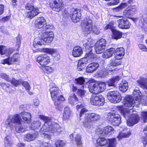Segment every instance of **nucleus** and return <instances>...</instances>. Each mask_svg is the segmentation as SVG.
Wrapping results in <instances>:
<instances>
[{
  "label": "nucleus",
  "instance_id": "f257e3e1",
  "mask_svg": "<svg viewBox=\"0 0 147 147\" xmlns=\"http://www.w3.org/2000/svg\"><path fill=\"white\" fill-rule=\"evenodd\" d=\"M83 46L86 51L89 50L90 52L86 53V57L83 58L80 60L78 64H84L88 63V61H89L90 59V61L94 62L93 63H90L89 64H104L105 62L104 60H102L100 62H97L98 61V59L95 57V55L92 52V48L94 45V41L90 38H88L87 39L84 40L83 42Z\"/></svg>",
  "mask_w": 147,
  "mask_h": 147
},
{
  "label": "nucleus",
  "instance_id": "f03ea898",
  "mask_svg": "<svg viewBox=\"0 0 147 147\" xmlns=\"http://www.w3.org/2000/svg\"><path fill=\"white\" fill-rule=\"evenodd\" d=\"M31 115L28 112L23 111L19 114H16L13 116L9 115L6 119V123L9 125L11 129L13 127L14 123L20 124V121L25 123H29L31 121Z\"/></svg>",
  "mask_w": 147,
  "mask_h": 147
},
{
  "label": "nucleus",
  "instance_id": "7ed1b4c3",
  "mask_svg": "<svg viewBox=\"0 0 147 147\" xmlns=\"http://www.w3.org/2000/svg\"><path fill=\"white\" fill-rule=\"evenodd\" d=\"M39 117L45 121L44 124L43 125L40 130V132L44 135L48 136V138L51 136L50 134H48L46 132H49L50 133H52L57 131L59 127V125L56 123H52L51 119L48 117L42 115H39Z\"/></svg>",
  "mask_w": 147,
  "mask_h": 147
},
{
  "label": "nucleus",
  "instance_id": "20e7f679",
  "mask_svg": "<svg viewBox=\"0 0 147 147\" xmlns=\"http://www.w3.org/2000/svg\"><path fill=\"white\" fill-rule=\"evenodd\" d=\"M49 90L55 105H58L60 104L61 102L65 100V98L63 96L60 94L59 89L54 84L51 83L50 84Z\"/></svg>",
  "mask_w": 147,
  "mask_h": 147
},
{
  "label": "nucleus",
  "instance_id": "39448f33",
  "mask_svg": "<svg viewBox=\"0 0 147 147\" xmlns=\"http://www.w3.org/2000/svg\"><path fill=\"white\" fill-rule=\"evenodd\" d=\"M133 110L132 109L127 108L123 111V113L124 117L128 118L130 116V119L127 121V124L128 126H131L137 123L139 120V117L137 114H131Z\"/></svg>",
  "mask_w": 147,
  "mask_h": 147
},
{
  "label": "nucleus",
  "instance_id": "423d86ee",
  "mask_svg": "<svg viewBox=\"0 0 147 147\" xmlns=\"http://www.w3.org/2000/svg\"><path fill=\"white\" fill-rule=\"evenodd\" d=\"M100 118V115L95 113H88L85 114L83 125L86 128L89 129L91 127V123L97 121Z\"/></svg>",
  "mask_w": 147,
  "mask_h": 147
},
{
  "label": "nucleus",
  "instance_id": "0eeeda50",
  "mask_svg": "<svg viewBox=\"0 0 147 147\" xmlns=\"http://www.w3.org/2000/svg\"><path fill=\"white\" fill-rule=\"evenodd\" d=\"M35 27L38 29H51L53 28L52 25H47L46 20L43 17H38L34 22Z\"/></svg>",
  "mask_w": 147,
  "mask_h": 147
},
{
  "label": "nucleus",
  "instance_id": "6e6552de",
  "mask_svg": "<svg viewBox=\"0 0 147 147\" xmlns=\"http://www.w3.org/2000/svg\"><path fill=\"white\" fill-rule=\"evenodd\" d=\"M107 120L114 126L118 125L121 122V119L119 115L113 113L107 114Z\"/></svg>",
  "mask_w": 147,
  "mask_h": 147
},
{
  "label": "nucleus",
  "instance_id": "1a4fd4ad",
  "mask_svg": "<svg viewBox=\"0 0 147 147\" xmlns=\"http://www.w3.org/2000/svg\"><path fill=\"white\" fill-rule=\"evenodd\" d=\"M107 97L108 99L112 102L118 103L121 99L122 97L120 94L116 91H110L107 94Z\"/></svg>",
  "mask_w": 147,
  "mask_h": 147
},
{
  "label": "nucleus",
  "instance_id": "9d476101",
  "mask_svg": "<svg viewBox=\"0 0 147 147\" xmlns=\"http://www.w3.org/2000/svg\"><path fill=\"white\" fill-rule=\"evenodd\" d=\"M39 35L43 39L46 43H51L53 40L54 36L52 31H47L45 30L42 32H40Z\"/></svg>",
  "mask_w": 147,
  "mask_h": 147
},
{
  "label": "nucleus",
  "instance_id": "9b49d317",
  "mask_svg": "<svg viewBox=\"0 0 147 147\" xmlns=\"http://www.w3.org/2000/svg\"><path fill=\"white\" fill-rule=\"evenodd\" d=\"M106 47V40L103 38L99 39L97 41L95 46V49L97 54L103 52Z\"/></svg>",
  "mask_w": 147,
  "mask_h": 147
},
{
  "label": "nucleus",
  "instance_id": "f8f14e48",
  "mask_svg": "<svg viewBox=\"0 0 147 147\" xmlns=\"http://www.w3.org/2000/svg\"><path fill=\"white\" fill-rule=\"evenodd\" d=\"M26 8L29 10L26 13V17L32 18L39 13L40 11L37 7L29 4L26 5Z\"/></svg>",
  "mask_w": 147,
  "mask_h": 147
},
{
  "label": "nucleus",
  "instance_id": "ddd939ff",
  "mask_svg": "<svg viewBox=\"0 0 147 147\" xmlns=\"http://www.w3.org/2000/svg\"><path fill=\"white\" fill-rule=\"evenodd\" d=\"M91 103L97 106L103 105L105 102V98L102 95L96 96L92 95L90 98Z\"/></svg>",
  "mask_w": 147,
  "mask_h": 147
},
{
  "label": "nucleus",
  "instance_id": "4468645a",
  "mask_svg": "<svg viewBox=\"0 0 147 147\" xmlns=\"http://www.w3.org/2000/svg\"><path fill=\"white\" fill-rule=\"evenodd\" d=\"M19 123V124L17 123H14V126L12 129H11L10 125L6 123V120L5 122V127L7 129H9L11 131L13 130L14 127H16V132L18 133L24 132L28 130L26 128L23 124L21 123V121H20Z\"/></svg>",
  "mask_w": 147,
  "mask_h": 147
},
{
  "label": "nucleus",
  "instance_id": "2eb2a0df",
  "mask_svg": "<svg viewBox=\"0 0 147 147\" xmlns=\"http://www.w3.org/2000/svg\"><path fill=\"white\" fill-rule=\"evenodd\" d=\"M92 21L90 19H87L82 28L83 34H89L92 32L93 26Z\"/></svg>",
  "mask_w": 147,
  "mask_h": 147
},
{
  "label": "nucleus",
  "instance_id": "dca6fc26",
  "mask_svg": "<svg viewBox=\"0 0 147 147\" xmlns=\"http://www.w3.org/2000/svg\"><path fill=\"white\" fill-rule=\"evenodd\" d=\"M42 52L51 55L52 56L56 58L57 60L60 58L59 53L56 49L51 48H45L42 50Z\"/></svg>",
  "mask_w": 147,
  "mask_h": 147
},
{
  "label": "nucleus",
  "instance_id": "f3484780",
  "mask_svg": "<svg viewBox=\"0 0 147 147\" xmlns=\"http://www.w3.org/2000/svg\"><path fill=\"white\" fill-rule=\"evenodd\" d=\"M70 16L74 22L75 23L77 22L80 21L81 17L80 11L77 9H72L71 12Z\"/></svg>",
  "mask_w": 147,
  "mask_h": 147
},
{
  "label": "nucleus",
  "instance_id": "a211bd4d",
  "mask_svg": "<svg viewBox=\"0 0 147 147\" xmlns=\"http://www.w3.org/2000/svg\"><path fill=\"white\" fill-rule=\"evenodd\" d=\"M118 27L121 29H129L131 24L129 21L125 19H121L117 20Z\"/></svg>",
  "mask_w": 147,
  "mask_h": 147
},
{
  "label": "nucleus",
  "instance_id": "6ab92c4d",
  "mask_svg": "<svg viewBox=\"0 0 147 147\" xmlns=\"http://www.w3.org/2000/svg\"><path fill=\"white\" fill-rule=\"evenodd\" d=\"M134 99L131 96L129 95L126 96L124 100V105L128 107H134L136 103Z\"/></svg>",
  "mask_w": 147,
  "mask_h": 147
},
{
  "label": "nucleus",
  "instance_id": "aec40b11",
  "mask_svg": "<svg viewBox=\"0 0 147 147\" xmlns=\"http://www.w3.org/2000/svg\"><path fill=\"white\" fill-rule=\"evenodd\" d=\"M51 7L53 10L57 12H59L63 8V4L62 0H54L53 4Z\"/></svg>",
  "mask_w": 147,
  "mask_h": 147
},
{
  "label": "nucleus",
  "instance_id": "412c9836",
  "mask_svg": "<svg viewBox=\"0 0 147 147\" xmlns=\"http://www.w3.org/2000/svg\"><path fill=\"white\" fill-rule=\"evenodd\" d=\"M37 61L40 63L42 62L45 64L49 63L50 62L49 57L47 55L43 54L39 55L37 58Z\"/></svg>",
  "mask_w": 147,
  "mask_h": 147
},
{
  "label": "nucleus",
  "instance_id": "4be33fe9",
  "mask_svg": "<svg viewBox=\"0 0 147 147\" xmlns=\"http://www.w3.org/2000/svg\"><path fill=\"white\" fill-rule=\"evenodd\" d=\"M19 55L17 54H15L10 58H9L8 59H4L1 61V63L5 64H10L11 62L17 61H18Z\"/></svg>",
  "mask_w": 147,
  "mask_h": 147
},
{
  "label": "nucleus",
  "instance_id": "5701e85b",
  "mask_svg": "<svg viewBox=\"0 0 147 147\" xmlns=\"http://www.w3.org/2000/svg\"><path fill=\"white\" fill-rule=\"evenodd\" d=\"M38 134V132L37 131L27 134L25 136L24 140L28 142L33 141L37 137Z\"/></svg>",
  "mask_w": 147,
  "mask_h": 147
},
{
  "label": "nucleus",
  "instance_id": "b1692460",
  "mask_svg": "<svg viewBox=\"0 0 147 147\" xmlns=\"http://www.w3.org/2000/svg\"><path fill=\"white\" fill-rule=\"evenodd\" d=\"M13 51L12 48H8L5 46L0 45V53L2 55L6 54L9 55L13 53Z\"/></svg>",
  "mask_w": 147,
  "mask_h": 147
},
{
  "label": "nucleus",
  "instance_id": "393cba45",
  "mask_svg": "<svg viewBox=\"0 0 147 147\" xmlns=\"http://www.w3.org/2000/svg\"><path fill=\"white\" fill-rule=\"evenodd\" d=\"M124 49L122 47L117 48L115 50V57L116 59H120L123 57L125 54Z\"/></svg>",
  "mask_w": 147,
  "mask_h": 147
},
{
  "label": "nucleus",
  "instance_id": "a878e982",
  "mask_svg": "<svg viewBox=\"0 0 147 147\" xmlns=\"http://www.w3.org/2000/svg\"><path fill=\"white\" fill-rule=\"evenodd\" d=\"M120 77L119 76L113 77L109 80L106 82L107 84L109 86L115 87L116 84L120 80Z\"/></svg>",
  "mask_w": 147,
  "mask_h": 147
},
{
  "label": "nucleus",
  "instance_id": "bb28decb",
  "mask_svg": "<svg viewBox=\"0 0 147 147\" xmlns=\"http://www.w3.org/2000/svg\"><path fill=\"white\" fill-rule=\"evenodd\" d=\"M113 130V128L109 126L104 127L102 129L100 130L97 132L98 134H102V135L105 136L109 134L110 132Z\"/></svg>",
  "mask_w": 147,
  "mask_h": 147
},
{
  "label": "nucleus",
  "instance_id": "cd10ccee",
  "mask_svg": "<svg viewBox=\"0 0 147 147\" xmlns=\"http://www.w3.org/2000/svg\"><path fill=\"white\" fill-rule=\"evenodd\" d=\"M134 98H135L137 103L140 104L141 103L143 100L141 99V93L139 90H134L133 92Z\"/></svg>",
  "mask_w": 147,
  "mask_h": 147
},
{
  "label": "nucleus",
  "instance_id": "c85d7f7f",
  "mask_svg": "<svg viewBox=\"0 0 147 147\" xmlns=\"http://www.w3.org/2000/svg\"><path fill=\"white\" fill-rule=\"evenodd\" d=\"M105 65V66L104 65H100V66L101 70L103 72L106 71H116L118 69H117L116 67V65H109L107 66H106Z\"/></svg>",
  "mask_w": 147,
  "mask_h": 147
},
{
  "label": "nucleus",
  "instance_id": "c756f323",
  "mask_svg": "<svg viewBox=\"0 0 147 147\" xmlns=\"http://www.w3.org/2000/svg\"><path fill=\"white\" fill-rule=\"evenodd\" d=\"M46 43L43 39L39 36L35 38L33 42V45L35 48L38 45L42 46Z\"/></svg>",
  "mask_w": 147,
  "mask_h": 147
},
{
  "label": "nucleus",
  "instance_id": "7c9ffc66",
  "mask_svg": "<svg viewBox=\"0 0 147 147\" xmlns=\"http://www.w3.org/2000/svg\"><path fill=\"white\" fill-rule=\"evenodd\" d=\"M83 53L82 48L79 46H76L73 48L72 54L74 57H78L80 56Z\"/></svg>",
  "mask_w": 147,
  "mask_h": 147
},
{
  "label": "nucleus",
  "instance_id": "2f4dec72",
  "mask_svg": "<svg viewBox=\"0 0 147 147\" xmlns=\"http://www.w3.org/2000/svg\"><path fill=\"white\" fill-rule=\"evenodd\" d=\"M115 49L111 48L108 49L103 54L102 57L104 58H108L112 57L115 53Z\"/></svg>",
  "mask_w": 147,
  "mask_h": 147
},
{
  "label": "nucleus",
  "instance_id": "473e14b6",
  "mask_svg": "<svg viewBox=\"0 0 147 147\" xmlns=\"http://www.w3.org/2000/svg\"><path fill=\"white\" fill-rule=\"evenodd\" d=\"M71 113V111L69 107H65L63 115V120H66L68 119L70 116Z\"/></svg>",
  "mask_w": 147,
  "mask_h": 147
},
{
  "label": "nucleus",
  "instance_id": "72a5a7b5",
  "mask_svg": "<svg viewBox=\"0 0 147 147\" xmlns=\"http://www.w3.org/2000/svg\"><path fill=\"white\" fill-rule=\"evenodd\" d=\"M119 88L122 92H125L128 88V83L125 80L122 81L119 84Z\"/></svg>",
  "mask_w": 147,
  "mask_h": 147
},
{
  "label": "nucleus",
  "instance_id": "f704fd0d",
  "mask_svg": "<svg viewBox=\"0 0 147 147\" xmlns=\"http://www.w3.org/2000/svg\"><path fill=\"white\" fill-rule=\"evenodd\" d=\"M40 66H39L40 68L42 69L43 71L47 74L52 73L53 72L54 69L52 67L46 66L45 65H40Z\"/></svg>",
  "mask_w": 147,
  "mask_h": 147
},
{
  "label": "nucleus",
  "instance_id": "c9c22d12",
  "mask_svg": "<svg viewBox=\"0 0 147 147\" xmlns=\"http://www.w3.org/2000/svg\"><path fill=\"white\" fill-rule=\"evenodd\" d=\"M112 32H113L112 37L113 39L117 40L121 38L122 33L120 31L113 30Z\"/></svg>",
  "mask_w": 147,
  "mask_h": 147
},
{
  "label": "nucleus",
  "instance_id": "e433bc0d",
  "mask_svg": "<svg viewBox=\"0 0 147 147\" xmlns=\"http://www.w3.org/2000/svg\"><path fill=\"white\" fill-rule=\"evenodd\" d=\"M138 82L140 86L144 88L147 89V79L143 78H140L139 80H138Z\"/></svg>",
  "mask_w": 147,
  "mask_h": 147
},
{
  "label": "nucleus",
  "instance_id": "4c0bfd02",
  "mask_svg": "<svg viewBox=\"0 0 147 147\" xmlns=\"http://www.w3.org/2000/svg\"><path fill=\"white\" fill-rule=\"evenodd\" d=\"M97 144L99 146H102L108 144V141L104 138H99L96 140Z\"/></svg>",
  "mask_w": 147,
  "mask_h": 147
},
{
  "label": "nucleus",
  "instance_id": "58836bf2",
  "mask_svg": "<svg viewBox=\"0 0 147 147\" xmlns=\"http://www.w3.org/2000/svg\"><path fill=\"white\" fill-rule=\"evenodd\" d=\"M100 67L99 65H88L86 68V70L88 72L91 73Z\"/></svg>",
  "mask_w": 147,
  "mask_h": 147
},
{
  "label": "nucleus",
  "instance_id": "ea45409f",
  "mask_svg": "<svg viewBox=\"0 0 147 147\" xmlns=\"http://www.w3.org/2000/svg\"><path fill=\"white\" fill-rule=\"evenodd\" d=\"M4 142L5 147H11L12 142L11 140L10 136L7 135L5 138Z\"/></svg>",
  "mask_w": 147,
  "mask_h": 147
},
{
  "label": "nucleus",
  "instance_id": "a19ab883",
  "mask_svg": "<svg viewBox=\"0 0 147 147\" xmlns=\"http://www.w3.org/2000/svg\"><path fill=\"white\" fill-rule=\"evenodd\" d=\"M41 125V122L39 121H34L31 124L30 129L35 130L36 129H38Z\"/></svg>",
  "mask_w": 147,
  "mask_h": 147
},
{
  "label": "nucleus",
  "instance_id": "79ce46f5",
  "mask_svg": "<svg viewBox=\"0 0 147 147\" xmlns=\"http://www.w3.org/2000/svg\"><path fill=\"white\" fill-rule=\"evenodd\" d=\"M84 105L82 103H80L76 106V109L79 110V109H81V110L80 111V117L82 116V115L85 112L87 111V110L85 108H83Z\"/></svg>",
  "mask_w": 147,
  "mask_h": 147
},
{
  "label": "nucleus",
  "instance_id": "37998d69",
  "mask_svg": "<svg viewBox=\"0 0 147 147\" xmlns=\"http://www.w3.org/2000/svg\"><path fill=\"white\" fill-rule=\"evenodd\" d=\"M11 84L15 87L20 84L22 83V80L21 79L16 80L14 78H12L10 82Z\"/></svg>",
  "mask_w": 147,
  "mask_h": 147
},
{
  "label": "nucleus",
  "instance_id": "c03bdc74",
  "mask_svg": "<svg viewBox=\"0 0 147 147\" xmlns=\"http://www.w3.org/2000/svg\"><path fill=\"white\" fill-rule=\"evenodd\" d=\"M66 144V142L65 141L57 140L55 142V147H63Z\"/></svg>",
  "mask_w": 147,
  "mask_h": 147
},
{
  "label": "nucleus",
  "instance_id": "a18cd8bd",
  "mask_svg": "<svg viewBox=\"0 0 147 147\" xmlns=\"http://www.w3.org/2000/svg\"><path fill=\"white\" fill-rule=\"evenodd\" d=\"M97 84L100 93L102 92L106 89V84L104 82H101Z\"/></svg>",
  "mask_w": 147,
  "mask_h": 147
},
{
  "label": "nucleus",
  "instance_id": "49530a36",
  "mask_svg": "<svg viewBox=\"0 0 147 147\" xmlns=\"http://www.w3.org/2000/svg\"><path fill=\"white\" fill-rule=\"evenodd\" d=\"M78 99L74 95L73 96L70 97L68 100L69 102L72 105H74L77 103Z\"/></svg>",
  "mask_w": 147,
  "mask_h": 147
},
{
  "label": "nucleus",
  "instance_id": "de8ad7c7",
  "mask_svg": "<svg viewBox=\"0 0 147 147\" xmlns=\"http://www.w3.org/2000/svg\"><path fill=\"white\" fill-rule=\"evenodd\" d=\"M85 82V80L83 78L80 77L78 79H76L75 80V82L78 85L82 86L81 87H83V84Z\"/></svg>",
  "mask_w": 147,
  "mask_h": 147
},
{
  "label": "nucleus",
  "instance_id": "09e8293b",
  "mask_svg": "<svg viewBox=\"0 0 147 147\" xmlns=\"http://www.w3.org/2000/svg\"><path fill=\"white\" fill-rule=\"evenodd\" d=\"M75 140L78 147H83L80 135L79 134L76 135L75 137Z\"/></svg>",
  "mask_w": 147,
  "mask_h": 147
},
{
  "label": "nucleus",
  "instance_id": "8fccbe9b",
  "mask_svg": "<svg viewBox=\"0 0 147 147\" xmlns=\"http://www.w3.org/2000/svg\"><path fill=\"white\" fill-rule=\"evenodd\" d=\"M107 140L108 143H109L108 147H115L116 141L115 138L108 139Z\"/></svg>",
  "mask_w": 147,
  "mask_h": 147
},
{
  "label": "nucleus",
  "instance_id": "3c124183",
  "mask_svg": "<svg viewBox=\"0 0 147 147\" xmlns=\"http://www.w3.org/2000/svg\"><path fill=\"white\" fill-rule=\"evenodd\" d=\"M130 135V134L128 132H127L125 133L120 132L117 136V138L119 140H120L123 138H128L129 136Z\"/></svg>",
  "mask_w": 147,
  "mask_h": 147
},
{
  "label": "nucleus",
  "instance_id": "603ef678",
  "mask_svg": "<svg viewBox=\"0 0 147 147\" xmlns=\"http://www.w3.org/2000/svg\"><path fill=\"white\" fill-rule=\"evenodd\" d=\"M114 22L113 21H111L108 24L106 25L104 29L105 30H107L108 29H111L112 31L113 30L114 27Z\"/></svg>",
  "mask_w": 147,
  "mask_h": 147
},
{
  "label": "nucleus",
  "instance_id": "864d4df0",
  "mask_svg": "<svg viewBox=\"0 0 147 147\" xmlns=\"http://www.w3.org/2000/svg\"><path fill=\"white\" fill-rule=\"evenodd\" d=\"M95 83L94 82L90 83L88 86V88L89 91L93 93H94V91L95 85Z\"/></svg>",
  "mask_w": 147,
  "mask_h": 147
},
{
  "label": "nucleus",
  "instance_id": "5fc2aeb1",
  "mask_svg": "<svg viewBox=\"0 0 147 147\" xmlns=\"http://www.w3.org/2000/svg\"><path fill=\"white\" fill-rule=\"evenodd\" d=\"M23 86L26 88V89L29 91L30 89V87L28 83L26 81H22L21 84Z\"/></svg>",
  "mask_w": 147,
  "mask_h": 147
},
{
  "label": "nucleus",
  "instance_id": "6e6d98bb",
  "mask_svg": "<svg viewBox=\"0 0 147 147\" xmlns=\"http://www.w3.org/2000/svg\"><path fill=\"white\" fill-rule=\"evenodd\" d=\"M141 119L144 122H147V112H142L141 113Z\"/></svg>",
  "mask_w": 147,
  "mask_h": 147
},
{
  "label": "nucleus",
  "instance_id": "4d7b16f0",
  "mask_svg": "<svg viewBox=\"0 0 147 147\" xmlns=\"http://www.w3.org/2000/svg\"><path fill=\"white\" fill-rule=\"evenodd\" d=\"M0 76L1 78L7 81L10 82L11 80L9 76L5 74L1 73L0 74Z\"/></svg>",
  "mask_w": 147,
  "mask_h": 147
},
{
  "label": "nucleus",
  "instance_id": "13d9d810",
  "mask_svg": "<svg viewBox=\"0 0 147 147\" xmlns=\"http://www.w3.org/2000/svg\"><path fill=\"white\" fill-rule=\"evenodd\" d=\"M123 14L124 16H125L126 17H128L132 15L128 8H127L123 11Z\"/></svg>",
  "mask_w": 147,
  "mask_h": 147
},
{
  "label": "nucleus",
  "instance_id": "bf43d9fd",
  "mask_svg": "<svg viewBox=\"0 0 147 147\" xmlns=\"http://www.w3.org/2000/svg\"><path fill=\"white\" fill-rule=\"evenodd\" d=\"M100 29L97 27L96 26H93L92 32L94 33L98 34L100 33Z\"/></svg>",
  "mask_w": 147,
  "mask_h": 147
},
{
  "label": "nucleus",
  "instance_id": "052dcab7",
  "mask_svg": "<svg viewBox=\"0 0 147 147\" xmlns=\"http://www.w3.org/2000/svg\"><path fill=\"white\" fill-rule=\"evenodd\" d=\"M128 8L132 15L134 14L136 10V7L135 5H133L130 6Z\"/></svg>",
  "mask_w": 147,
  "mask_h": 147
},
{
  "label": "nucleus",
  "instance_id": "680f3d73",
  "mask_svg": "<svg viewBox=\"0 0 147 147\" xmlns=\"http://www.w3.org/2000/svg\"><path fill=\"white\" fill-rule=\"evenodd\" d=\"M142 142L143 143L144 147H145L147 144V135L143 136L142 138Z\"/></svg>",
  "mask_w": 147,
  "mask_h": 147
},
{
  "label": "nucleus",
  "instance_id": "e2e57ef3",
  "mask_svg": "<svg viewBox=\"0 0 147 147\" xmlns=\"http://www.w3.org/2000/svg\"><path fill=\"white\" fill-rule=\"evenodd\" d=\"M40 146L41 147H53L50 143L45 142L42 143L40 145Z\"/></svg>",
  "mask_w": 147,
  "mask_h": 147
},
{
  "label": "nucleus",
  "instance_id": "0e129e2a",
  "mask_svg": "<svg viewBox=\"0 0 147 147\" xmlns=\"http://www.w3.org/2000/svg\"><path fill=\"white\" fill-rule=\"evenodd\" d=\"M86 92L82 89H78L77 93L81 97H83L84 95Z\"/></svg>",
  "mask_w": 147,
  "mask_h": 147
},
{
  "label": "nucleus",
  "instance_id": "69168bd1",
  "mask_svg": "<svg viewBox=\"0 0 147 147\" xmlns=\"http://www.w3.org/2000/svg\"><path fill=\"white\" fill-rule=\"evenodd\" d=\"M10 86V84L4 83H1L0 84V86L4 89H6L7 88H9Z\"/></svg>",
  "mask_w": 147,
  "mask_h": 147
},
{
  "label": "nucleus",
  "instance_id": "338daca9",
  "mask_svg": "<svg viewBox=\"0 0 147 147\" xmlns=\"http://www.w3.org/2000/svg\"><path fill=\"white\" fill-rule=\"evenodd\" d=\"M0 31L6 34H8V32L7 30V28L5 26H2L0 28Z\"/></svg>",
  "mask_w": 147,
  "mask_h": 147
},
{
  "label": "nucleus",
  "instance_id": "774afa93",
  "mask_svg": "<svg viewBox=\"0 0 147 147\" xmlns=\"http://www.w3.org/2000/svg\"><path fill=\"white\" fill-rule=\"evenodd\" d=\"M119 2V0H112L109 3V5H114L117 4Z\"/></svg>",
  "mask_w": 147,
  "mask_h": 147
}]
</instances>
